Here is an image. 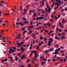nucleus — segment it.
Returning <instances> with one entry per match:
<instances>
[{
	"mask_svg": "<svg viewBox=\"0 0 67 67\" xmlns=\"http://www.w3.org/2000/svg\"><path fill=\"white\" fill-rule=\"evenodd\" d=\"M10 61H11V62H13V59H12V57H10Z\"/></svg>",
	"mask_w": 67,
	"mask_h": 67,
	"instance_id": "nucleus-23",
	"label": "nucleus"
},
{
	"mask_svg": "<svg viewBox=\"0 0 67 67\" xmlns=\"http://www.w3.org/2000/svg\"><path fill=\"white\" fill-rule=\"evenodd\" d=\"M54 53L55 54H57V52H56V51Z\"/></svg>",
	"mask_w": 67,
	"mask_h": 67,
	"instance_id": "nucleus-44",
	"label": "nucleus"
},
{
	"mask_svg": "<svg viewBox=\"0 0 67 67\" xmlns=\"http://www.w3.org/2000/svg\"><path fill=\"white\" fill-rule=\"evenodd\" d=\"M47 46V45H46V46H44L43 47V48H45V47H46V46Z\"/></svg>",
	"mask_w": 67,
	"mask_h": 67,
	"instance_id": "nucleus-47",
	"label": "nucleus"
},
{
	"mask_svg": "<svg viewBox=\"0 0 67 67\" xmlns=\"http://www.w3.org/2000/svg\"><path fill=\"white\" fill-rule=\"evenodd\" d=\"M29 61H30V60L29 59H28L27 60V63H29Z\"/></svg>",
	"mask_w": 67,
	"mask_h": 67,
	"instance_id": "nucleus-37",
	"label": "nucleus"
},
{
	"mask_svg": "<svg viewBox=\"0 0 67 67\" xmlns=\"http://www.w3.org/2000/svg\"><path fill=\"white\" fill-rule=\"evenodd\" d=\"M40 58L41 59H43V57H41Z\"/></svg>",
	"mask_w": 67,
	"mask_h": 67,
	"instance_id": "nucleus-59",
	"label": "nucleus"
},
{
	"mask_svg": "<svg viewBox=\"0 0 67 67\" xmlns=\"http://www.w3.org/2000/svg\"><path fill=\"white\" fill-rule=\"evenodd\" d=\"M58 31V28L57 27L56 28V32H57Z\"/></svg>",
	"mask_w": 67,
	"mask_h": 67,
	"instance_id": "nucleus-28",
	"label": "nucleus"
},
{
	"mask_svg": "<svg viewBox=\"0 0 67 67\" xmlns=\"http://www.w3.org/2000/svg\"><path fill=\"white\" fill-rule=\"evenodd\" d=\"M54 16H53V14L52 15H51V18H54Z\"/></svg>",
	"mask_w": 67,
	"mask_h": 67,
	"instance_id": "nucleus-57",
	"label": "nucleus"
},
{
	"mask_svg": "<svg viewBox=\"0 0 67 67\" xmlns=\"http://www.w3.org/2000/svg\"><path fill=\"white\" fill-rule=\"evenodd\" d=\"M30 57H31V56H32V53H31L30 54Z\"/></svg>",
	"mask_w": 67,
	"mask_h": 67,
	"instance_id": "nucleus-38",
	"label": "nucleus"
},
{
	"mask_svg": "<svg viewBox=\"0 0 67 67\" xmlns=\"http://www.w3.org/2000/svg\"><path fill=\"white\" fill-rule=\"evenodd\" d=\"M26 11H28V9L25 10H24V13L23 14V15H25V14L26 13Z\"/></svg>",
	"mask_w": 67,
	"mask_h": 67,
	"instance_id": "nucleus-11",
	"label": "nucleus"
},
{
	"mask_svg": "<svg viewBox=\"0 0 67 67\" xmlns=\"http://www.w3.org/2000/svg\"><path fill=\"white\" fill-rule=\"evenodd\" d=\"M25 48H24L23 47H22L20 49L21 51H22L21 52V53H23L24 51V50H25Z\"/></svg>",
	"mask_w": 67,
	"mask_h": 67,
	"instance_id": "nucleus-4",
	"label": "nucleus"
},
{
	"mask_svg": "<svg viewBox=\"0 0 67 67\" xmlns=\"http://www.w3.org/2000/svg\"><path fill=\"white\" fill-rule=\"evenodd\" d=\"M62 34H63V35H66V34H65V32H63L62 33Z\"/></svg>",
	"mask_w": 67,
	"mask_h": 67,
	"instance_id": "nucleus-29",
	"label": "nucleus"
},
{
	"mask_svg": "<svg viewBox=\"0 0 67 67\" xmlns=\"http://www.w3.org/2000/svg\"><path fill=\"white\" fill-rule=\"evenodd\" d=\"M20 38V37H19V36H18L17 37H16V38H15L16 40H18V39H19Z\"/></svg>",
	"mask_w": 67,
	"mask_h": 67,
	"instance_id": "nucleus-18",
	"label": "nucleus"
},
{
	"mask_svg": "<svg viewBox=\"0 0 67 67\" xmlns=\"http://www.w3.org/2000/svg\"><path fill=\"white\" fill-rule=\"evenodd\" d=\"M62 7H60L59 8V10H61V9H62Z\"/></svg>",
	"mask_w": 67,
	"mask_h": 67,
	"instance_id": "nucleus-58",
	"label": "nucleus"
},
{
	"mask_svg": "<svg viewBox=\"0 0 67 67\" xmlns=\"http://www.w3.org/2000/svg\"><path fill=\"white\" fill-rule=\"evenodd\" d=\"M66 61V59H64V62H65Z\"/></svg>",
	"mask_w": 67,
	"mask_h": 67,
	"instance_id": "nucleus-55",
	"label": "nucleus"
},
{
	"mask_svg": "<svg viewBox=\"0 0 67 67\" xmlns=\"http://www.w3.org/2000/svg\"><path fill=\"white\" fill-rule=\"evenodd\" d=\"M60 47L61 49H64V47H63L62 46H61Z\"/></svg>",
	"mask_w": 67,
	"mask_h": 67,
	"instance_id": "nucleus-40",
	"label": "nucleus"
},
{
	"mask_svg": "<svg viewBox=\"0 0 67 67\" xmlns=\"http://www.w3.org/2000/svg\"><path fill=\"white\" fill-rule=\"evenodd\" d=\"M55 39H56V40H60V38H59V37L55 36Z\"/></svg>",
	"mask_w": 67,
	"mask_h": 67,
	"instance_id": "nucleus-7",
	"label": "nucleus"
},
{
	"mask_svg": "<svg viewBox=\"0 0 67 67\" xmlns=\"http://www.w3.org/2000/svg\"><path fill=\"white\" fill-rule=\"evenodd\" d=\"M60 52H61V53H62V54H64V51H61Z\"/></svg>",
	"mask_w": 67,
	"mask_h": 67,
	"instance_id": "nucleus-35",
	"label": "nucleus"
},
{
	"mask_svg": "<svg viewBox=\"0 0 67 67\" xmlns=\"http://www.w3.org/2000/svg\"><path fill=\"white\" fill-rule=\"evenodd\" d=\"M47 8H48V13H49V12H50V11H51V8L49 7H48Z\"/></svg>",
	"mask_w": 67,
	"mask_h": 67,
	"instance_id": "nucleus-5",
	"label": "nucleus"
},
{
	"mask_svg": "<svg viewBox=\"0 0 67 67\" xmlns=\"http://www.w3.org/2000/svg\"><path fill=\"white\" fill-rule=\"evenodd\" d=\"M35 19H36V18H33V21H34L35 20Z\"/></svg>",
	"mask_w": 67,
	"mask_h": 67,
	"instance_id": "nucleus-43",
	"label": "nucleus"
},
{
	"mask_svg": "<svg viewBox=\"0 0 67 67\" xmlns=\"http://www.w3.org/2000/svg\"><path fill=\"white\" fill-rule=\"evenodd\" d=\"M46 63V62H43L41 63V65H44V64Z\"/></svg>",
	"mask_w": 67,
	"mask_h": 67,
	"instance_id": "nucleus-17",
	"label": "nucleus"
},
{
	"mask_svg": "<svg viewBox=\"0 0 67 67\" xmlns=\"http://www.w3.org/2000/svg\"><path fill=\"white\" fill-rule=\"evenodd\" d=\"M42 36H41L40 37V38L41 40H43V38H44V37H43L42 38Z\"/></svg>",
	"mask_w": 67,
	"mask_h": 67,
	"instance_id": "nucleus-26",
	"label": "nucleus"
},
{
	"mask_svg": "<svg viewBox=\"0 0 67 67\" xmlns=\"http://www.w3.org/2000/svg\"><path fill=\"white\" fill-rule=\"evenodd\" d=\"M32 32L33 31H32V30H31L29 31V33H32Z\"/></svg>",
	"mask_w": 67,
	"mask_h": 67,
	"instance_id": "nucleus-53",
	"label": "nucleus"
},
{
	"mask_svg": "<svg viewBox=\"0 0 67 67\" xmlns=\"http://www.w3.org/2000/svg\"><path fill=\"white\" fill-rule=\"evenodd\" d=\"M40 48V47L38 46L37 47L36 49H38V48Z\"/></svg>",
	"mask_w": 67,
	"mask_h": 67,
	"instance_id": "nucleus-41",
	"label": "nucleus"
},
{
	"mask_svg": "<svg viewBox=\"0 0 67 67\" xmlns=\"http://www.w3.org/2000/svg\"><path fill=\"white\" fill-rule=\"evenodd\" d=\"M18 46H19L20 47H21V45H22V44L20 43H19L18 44Z\"/></svg>",
	"mask_w": 67,
	"mask_h": 67,
	"instance_id": "nucleus-12",
	"label": "nucleus"
},
{
	"mask_svg": "<svg viewBox=\"0 0 67 67\" xmlns=\"http://www.w3.org/2000/svg\"><path fill=\"white\" fill-rule=\"evenodd\" d=\"M31 62H32V64H33V63L34 64L35 63V62H34V61H33V59H32L31 60Z\"/></svg>",
	"mask_w": 67,
	"mask_h": 67,
	"instance_id": "nucleus-25",
	"label": "nucleus"
},
{
	"mask_svg": "<svg viewBox=\"0 0 67 67\" xmlns=\"http://www.w3.org/2000/svg\"><path fill=\"white\" fill-rule=\"evenodd\" d=\"M20 43L21 44V45H23V44H24V43H23V42L22 41L21 42V43Z\"/></svg>",
	"mask_w": 67,
	"mask_h": 67,
	"instance_id": "nucleus-42",
	"label": "nucleus"
},
{
	"mask_svg": "<svg viewBox=\"0 0 67 67\" xmlns=\"http://www.w3.org/2000/svg\"><path fill=\"white\" fill-rule=\"evenodd\" d=\"M62 15H63V16H64V15H65V13H62Z\"/></svg>",
	"mask_w": 67,
	"mask_h": 67,
	"instance_id": "nucleus-39",
	"label": "nucleus"
},
{
	"mask_svg": "<svg viewBox=\"0 0 67 67\" xmlns=\"http://www.w3.org/2000/svg\"><path fill=\"white\" fill-rule=\"evenodd\" d=\"M13 51V49H10L9 50V52H12Z\"/></svg>",
	"mask_w": 67,
	"mask_h": 67,
	"instance_id": "nucleus-52",
	"label": "nucleus"
},
{
	"mask_svg": "<svg viewBox=\"0 0 67 67\" xmlns=\"http://www.w3.org/2000/svg\"><path fill=\"white\" fill-rule=\"evenodd\" d=\"M40 20H41V19H43L44 18V17L43 16L39 17Z\"/></svg>",
	"mask_w": 67,
	"mask_h": 67,
	"instance_id": "nucleus-20",
	"label": "nucleus"
},
{
	"mask_svg": "<svg viewBox=\"0 0 67 67\" xmlns=\"http://www.w3.org/2000/svg\"><path fill=\"white\" fill-rule=\"evenodd\" d=\"M49 41H51L48 42V46H51V44L52 43V42H53V41H54V40L53 38H49Z\"/></svg>",
	"mask_w": 67,
	"mask_h": 67,
	"instance_id": "nucleus-1",
	"label": "nucleus"
},
{
	"mask_svg": "<svg viewBox=\"0 0 67 67\" xmlns=\"http://www.w3.org/2000/svg\"><path fill=\"white\" fill-rule=\"evenodd\" d=\"M67 8H65V11H67Z\"/></svg>",
	"mask_w": 67,
	"mask_h": 67,
	"instance_id": "nucleus-64",
	"label": "nucleus"
},
{
	"mask_svg": "<svg viewBox=\"0 0 67 67\" xmlns=\"http://www.w3.org/2000/svg\"><path fill=\"white\" fill-rule=\"evenodd\" d=\"M58 4V3H57V2H56V3L54 1V2H53V3L52 4V6H51L52 8H53V7L54 5V4H55V5H57V4Z\"/></svg>",
	"mask_w": 67,
	"mask_h": 67,
	"instance_id": "nucleus-3",
	"label": "nucleus"
},
{
	"mask_svg": "<svg viewBox=\"0 0 67 67\" xmlns=\"http://www.w3.org/2000/svg\"><path fill=\"white\" fill-rule=\"evenodd\" d=\"M59 32H62V30L60 29H59Z\"/></svg>",
	"mask_w": 67,
	"mask_h": 67,
	"instance_id": "nucleus-30",
	"label": "nucleus"
},
{
	"mask_svg": "<svg viewBox=\"0 0 67 67\" xmlns=\"http://www.w3.org/2000/svg\"><path fill=\"white\" fill-rule=\"evenodd\" d=\"M21 53H19L18 54V55L19 56H21L20 54Z\"/></svg>",
	"mask_w": 67,
	"mask_h": 67,
	"instance_id": "nucleus-50",
	"label": "nucleus"
},
{
	"mask_svg": "<svg viewBox=\"0 0 67 67\" xmlns=\"http://www.w3.org/2000/svg\"><path fill=\"white\" fill-rule=\"evenodd\" d=\"M19 24H20V25H21L22 26H23L24 25V24L22 23V22H19Z\"/></svg>",
	"mask_w": 67,
	"mask_h": 67,
	"instance_id": "nucleus-9",
	"label": "nucleus"
},
{
	"mask_svg": "<svg viewBox=\"0 0 67 67\" xmlns=\"http://www.w3.org/2000/svg\"><path fill=\"white\" fill-rule=\"evenodd\" d=\"M45 10L46 12H47V8H46L45 9Z\"/></svg>",
	"mask_w": 67,
	"mask_h": 67,
	"instance_id": "nucleus-56",
	"label": "nucleus"
},
{
	"mask_svg": "<svg viewBox=\"0 0 67 67\" xmlns=\"http://www.w3.org/2000/svg\"><path fill=\"white\" fill-rule=\"evenodd\" d=\"M57 60H59L60 59V58L59 57H57Z\"/></svg>",
	"mask_w": 67,
	"mask_h": 67,
	"instance_id": "nucleus-36",
	"label": "nucleus"
},
{
	"mask_svg": "<svg viewBox=\"0 0 67 67\" xmlns=\"http://www.w3.org/2000/svg\"><path fill=\"white\" fill-rule=\"evenodd\" d=\"M35 57H36V58H37V56H38V54H36V53H35Z\"/></svg>",
	"mask_w": 67,
	"mask_h": 67,
	"instance_id": "nucleus-13",
	"label": "nucleus"
},
{
	"mask_svg": "<svg viewBox=\"0 0 67 67\" xmlns=\"http://www.w3.org/2000/svg\"><path fill=\"white\" fill-rule=\"evenodd\" d=\"M65 22H67V20H64V19H63L62 23H65Z\"/></svg>",
	"mask_w": 67,
	"mask_h": 67,
	"instance_id": "nucleus-6",
	"label": "nucleus"
},
{
	"mask_svg": "<svg viewBox=\"0 0 67 67\" xmlns=\"http://www.w3.org/2000/svg\"><path fill=\"white\" fill-rule=\"evenodd\" d=\"M48 53V50H46L44 52L45 54H47Z\"/></svg>",
	"mask_w": 67,
	"mask_h": 67,
	"instance_id": "nucleus-10",
	"label": "nucleus"
},
{
	"mask_svg": "<svg viewBox=\"0 0 67 67\" xmlns=\"http://www.w3.org/2000/svg\"><path fill=\"white\" fill-rule=\"evenodd\" d=\"M43 61H46H46H47V59H45V58H44L43 59Z\"/></svg>",
	"mask_w": 67,
	"mask_h": 67,
	"instance_id": "nucleus-31",
	"label": "nucleus"
},
{
	"mask_svg": "<svg viewBox=\"0 0 67 67\" xmlns=\"http://www.w3.org/2000/svg\"><path fill=\"white\" fill-rule=\"evenodd\" d=\"M32 47L30 46V48H29V49H32Z\"/></svg>",
	"mask_w": 67,
	"mask_h": 67,
	"instance_id": "nucleus-60",
	"label": "nucleus"
},
{
	"mask_svg": "<svg viewBox=\"0 0 67 67\" xmlns=\"http://www.w3.org/2000/svg\"><path fill=\"white\" fill-rule=\"evenodd\" d=\"M59 24L60 28H62L63 27H64V26H63V24H62L61 22H59Z\"/></svg>",
	"mask_w": 67,
	"mask_h": 67,
	"instance_id": "nucleus-2",
	"label": "nucleus"
},
{
	"mask_svg": "<svg viewBox=\"0 0 67 67\" xmlns=\"http://www.w3.org/2000/svg\"><path fill=\"white\" fill-rule=\"evenodd\" d=\"M3 4L2 3L0 4V6L1 7L2 6H3Z\"/></svg>",
	"mask_w": 67,
	"mask_h": 67,
	"instance_id": "nucleus-33",
	"label": "nucleus"
},
{
	"mask_svg": "<svg viewBox=\"0 0 67 67\" xmlns=\"http://www.w3.org/2000/svg\"><path fill=\"white\" fill-rule=\"evenodd\" d=\"M8 60V59L6 58L5 59V60L4 61V62H7Z\"/></svg>",
	"mask_w": 67,
	"mask_h": 67,
	"instance_id": "nucleus-49",
	"label": "nucleus"
},
{
	"mask_svg": "<svg viewBox=\"0 0 67 67\" xmlns=\"http://www.w3.org/2000/svg\"><path fill=\"white\" fill-rule=\"evenodd\" d=\"M39 26V27H38V29H36V30H38L39 29H41V27H42L41 26V25H40Z\"/></svg>",
	"mask_w": 67,
	"mask_h": 67,
	"instance_id": "nucleus-16",
	"label": "nucleus"
},
{
	"mask_svg": "<svg viewBox=\"0 0 67 67\" xmlns=\"http://www.w3.org/2000/svg\"><path fill=\"white\" fill-rule=\"evenodd\" d=\"M15 58H16L15 59V61H18V59H18V58L15 57Z\"/></svg>",
	"mask_w": 67,
	"mask_h": 67,
	"instance_id": "nucleus-22",
	"label": "nucleus"
},
{
	"mask_svg": "<svg viewBox=\"0 0 67 67\" xmlns=\"http://www.w3.org/2000/svg\"><path fill=\"white\" fill-rule=\"evenodd\" d=\"M36 52V51L35 50L34 51H32L31 53H35Z\"/></svg>",
	"mask_w": 67,
	"mask_h": 67,
	"instance_id": "nucleus-14",
	"label": "nucleus"
},
{
	"mask_svg": "<svg viewBox=\"0 0 67 67\" xmlns=\"http://www.w3.org/2000/svg\"><path fill=\"white\" fill-rule=\"evenodd\" d=\"M64 11V9H63L62 10H61L60 11V12H63Z\"/></svg>",
	"mask_w": 67,
	"mask_h": 67,
	"instance_id": "nucleus-46",
	"label": "nucleus"
},
{
	"mask_svg": "<svg viewBox=\"0 0 67 67\" xmlns=\"http://www.w3.org/2000/svg\"><path fill=\"white\" fill-rule=\"evenodd\" d=\"M41 45H42V44H41V43H39L38 44L39 46H41Z\"/></svg>",
	"mask_w": 67,
	"mask_h": 67,
	"instance_id": "nucleus-61",
	"label": "nucleus"
},
{
	"mask_svg": "<svg viewBox=\"0 0 67 67\" xmlns=\"http://www.w3.org/2000/svg\"><path fill=\"white\" fill-rule=\"evenodd\" d=\"M5 15H9V14H5Z\"/></svg>",
	"mask_w": 67,
	"mask_h": 67,
	"instance_id": "nucleus-45",
	"label": "nucleus"
},
{
	"mask_svg": "<svg viewBox=\"0 0 67 67\" xmlns=\"http://www.w3.org/2000/svg\"><path fill=\"white\" fill-rule=\"evenodd\" d=\"M57 56V55H55L54 57V58H56V56Z\"/></svg>",
	"mask_w": 67,
	"mask_h": 67,
	"instance_id": "nucleus-51",
	"label": "nucleus"
},
{
	"mask_svg": "<svg viewBox=\"0 0 67 67\" xmlns=\"http://www.w3.org/2000/svg\"><path fill=\"white\" fill-rule=\"evenodd\" d=\"M65 32H67V30L66 29H65Z\"/></svg>",
	"mask_w": 67,
	"mask_h": 67,
	"instance_id": "nucleus-62",
	"label": "nucleus"
},
{
	"mask_svg": "<svg viewBox=\"0 0 67 67\" xmlns=\"http://www.w3.org/2000/svg\"><path fill=\"white\" fill-rule=\"evenodd\" d=\"M59 6H58L57 7H55V10H56V9H57L58 8H59Z\"/></svg>",
	"mask_w": 67,
	"mask_h": 67,
	"instance_id": "nucleus-24",
	"label": "nucleus"
},
{
	"mask_svg": "<svg viewBox=\"0 0 67 67\" xmlns=\"http://www.w3.org/2000/svg\"><path fill=\"white\" fill-rule=\"evenodd\" d=\"M35 67H38V64H36L35 66Z\"/></svg>",
	"mask_w": 67,
	"mask_h": 67,
	"instance_id": "nucleus-48",
	"label": "nucleus"
},
{
	"mask_svg": "<svg viewBox=\"0 0 67 67\" xmlns=\"http://www.w3.org/2000/svg\"><path fill=\"white\" fill-rule=\"evenodd\" d=\"M36 20H40V17L37 18Z\"/></svg>",
	"mask_w": 67,
	"mask_h": 67,
	"instance_id": "nucleus-32",
	"label": "nucleus"
},
{
	"mask_svg": "<svg viewBox=\"0 0 67 67\" xmlns=\"http://www.w3.org/2000/svg\"><path fill=\"white\" fill-rule=\"evenodd\" d=\"M47 24V25H49L48 26V27L50 26L51 25V24L49 23H48Z\"/></svg>",
	"mask_w": 67,
	"mask_h": 67,
	"instance_id": "nucleus-15",
	"label": "nucleus"
},
{
	"mask_svg": "<svg viewBox=\"0 0 67 67\" xmlns=\"http://www.w3.org/2000/svg\"><path fill=\"white\" fill-rule=\"evenodd\" d=\"M16 24L17 25H19V23H17V22L16 23Z\"/></svg>",
	"mask_w": 67,
	"mask_h": 67,
	"instance_id": "nucleus-34",
	"label": "nucleus"
},
{
	"mask_svg": "<svg viewBox=\"0 0 67 67\" xmlns=\"http://www.w3.org/2000/svg\"><path fill=\"white\" fill-rule=\"evenodd\" d=\"M55 26H53L52 27V28L54 29V28H55Z\"/></svg>",
	"mask_w": 67,
	"mask_h": 67,
	"instance_id": "nucleus-63",
	"label": "nucleus"
},
{
	"mask_svg": "<svg viewBox=\"0 0 67 67\" xmlns=\"http://www.w3.org/2000/svg\"><path fill=\"white\" fill-rule=\"evenodd\" d=\"M13 48H14V49H13L14 50H15V49H16L15 47H13Z\"/></svg>",
	"mask_w": 67,
	"mask_h": 67,
	"instance_id": "nucleus-54",
	"label": "nucleus"
},
{
	"mask_svg": "<svg viewBox=\"0 0 67 67\" xmlns=\"http://www.w3.org/2000/svg\"><path fill=\"white\" fill-rule=\"evenodd\" d=\"M33 60L35 62H36V58H35V57H34L33 58Z\"/></svg>",
	"mask_w": 67,
	"mask_h": 67,
	"instance_id": "nucleus-19",
	"label": "nucleus"
},
{
	"mask_svg": "<svg viewBox=\"0 0 67 67\" xmlns=\"http://www.w3.org/2000/svg\"><path fill=\"white\" fill-rule=\"evenodd\" d=\"M20 58H21V59H22V60L24 59V58H25V56H22Z\"/></svg>",
	"mask_w": 67,
	"mask_h": 67,
	"instance_id": "nucleus-8",
	"label": "nucleus"
},
{
	"mask_svg": "<svg viewBox=\"0 0 67 67\" xmlns=\"http://www.w3.org/2000/svg\"><path fill=\"white\" fill-rule=\"evenodd\" d=\"M50 51H51V52H52V51H53V50H54V48H50Z\"/></svg>",
	"mask_w": 67,
	"mask_h": 67,
	"instance_id": "nucleus-21",
	"label": "nucleus"
},
{
	"mask_svg": "<svg viewBox=\"0 0 67 67\" xmlns=\"http://www.w3.org/2000/svg\"><path fill=\"white\" fill-rule=\"evenodd\" d=\"M46 6H47V8H48V7H49V5L48 4V3H46Z\"/></svg>",
	"mask_w": 67,
	"mask_h": 67,
	"instance_id": "nucleus-27",
	"label": "nucleus"
}]
</instances>
